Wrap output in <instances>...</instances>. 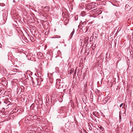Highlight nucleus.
<instances>
[{
    "instance_id": "1",
    "label": "nucleus",
    "mask_w": 133,
    "mask_h": 133,
    "mask_svg": "<svg viewBox=\"0 0 133 133\" xmlns=\"http://www.w3.org/2000/svg\"><path fill=\"white\" fill-rule=\"evenodd\" d=\"M95 3H87L85 5L86 8L87 9L90 10L94 8L95 6Z\"/></svg>"
},
{
    "instance_id": "2",
    "label": "nucleus",
    "mask_w": 133,
    "mask_h": 133,
    "mask_svg": "<svg viewBox=\"0 0 133 133\" xmlns=\"http://www.w3.org/2000/svg\"><path fill=\"white\" fill-rule=\"evenodd\" d=\"M30 77L31 78L30 80H31L33 86H35L40 84V83L39 81L40 80L38 78H36L34 79L32 77Z\"/></svg>"
},
{
    "instance_id": "3",
    "label": "nucleus",
    "mask_w": 133,
    "mask_h": 133,
    "mask_svg": "<svg viewBox=\"0 0 133 133\" xmlns=\"http://www.w3.org/2000/svg\"><path fill=\"white\" fill-rule=\"evenodd\" d=\"M60 80L59 79H57L56 80V86L57 88H59L61 86Z\"/></svg>"
},
{
    "instance_id": "4",
    "label": "nucleus",
    "mask_w": 133,
    "mask_h": 133,
    "mask_svg": "<svg viewBox=\"0 0 133 133\" xmlns=\"http://www.w3.org/2000/svg\"><path fill=\"white\" fill-rule=\"evenodd\" d=\"M89 38L88 37H87L84 38V39L83 41V42L84 44L87 43V45L88 44V40Z\"/></svg>"
},
{
    "instance_id": "5",
    "label": "nucleus",
    "mask_w": 133,
    "mask_h": 133,
    "mask_svg": "<svg viewBox=\"0 0 133 133\" xmlns=\"http://www.w3.org/2000/svg\"><path fill=\"white\" fill-rule=\"evenodd\" d=\"M92 114L95 116L97 117L98 118H99V113L96 111H94L93 112Z\"/></svg>"
},
{
    "instance_id": "6",
    "label": "nucleus",
    "mask_w": 133,
    "mask_h": 133,
    "mask_svg": "<svg viewBox=\"0 0 133 133\" xmlns=\"http://www.w3.org/2000/svg\"><path fill=\"white\" fill-rule=\"evenodd\" d=\"M74 71V69L73 68H72L71 70H70L68 71V74L70 75L73 73Z\"/></svg>"
},
{
    "instance_id": "7",
    "label": "nucleus",
    "mask_w": 133,
    "mask_h": 133,
    "mask_svg": "<svg viewBox=\"0 0 133 133\" xmlns=\"http://www.w3.org/2000/svg\"><path fill=\"white\" fill-rule=\"evenodd\" d=\"M79 8L82 9L84 7V3H82L79 4Z\"/></svg>"
},
{
    "instance_id": "8",
    "label": "nucleus",
    "mask_w": 133,
    "mask_h": 133,
    "mask_svg": "<svg viewBox=\"0 0 133 133\" xmlns=\"http://www.w3.org/2000/svg\"><path fill=\"white\" fill-rule=\"evenodd\" d=\"M75 32V30L74 29L73 31H72V32L71 33L70 35V36L69 37L70 38V39H71L72 37V36Z\"/></svg>"
},
{
    "instance_id": "9",
    "label": "nucleus",
    "mask_w": 133,
    "mask_h": 133,
    "mask_svg": "<svg viewBox=\"0 0 133 133\" xmlns=\"http://www.w3.org/2000/svg\"><path fill=\"white\" fill-rule=\"evenodd\" d=\"M37 55L38 56V57L39 58H41V57L42 56L43 54L41 52H38L37 54Z\"/></svg>"
},
{
    "instance_id": "10",
    "label": "nucleus",
    "mask_w": 133,
    "mask_h": 133,
    "mask_svg": "<svg viewBox=\"0 0 133 133\" xmlns=\"http://www.w3.org/2000/svg\"><path fill=\"white\" fill-rule=\"evenodd\" d=\"M7 17V15L6 13H4L3 14V18L4 20H5L6 18Z\"/></svg>"
},
{
    "instance_id": "11",
    "label": "nucleus",
    "mask_w": 133,
    "mask_h": 133,
    "mask_svg": "<svg viewBox=\"0 0 133 133\" xmlns=\"http://www.w3.org/2000/svg\"><path fill=\"white\" fill-rule=\"evenodd\" d=\"M46 105H48L49 104V99L48 98H47L46 99Z\"/></svg>"
},
{
    "instance_id": "12",
    "label": "nucleus",
    "mask_w": 133,
    "mask_h": 133,
    "mask_svg": "<svg viewBox=\"0 0 133 133\" xmlns=\"http://www.w3.org/2000/svg\"><path fill=\"white\" fill-rule=\"evenodd\" d=\"M86 15V12L83 11L81 13V15L83 16H84Z\"/></svg>"
},
{
    "instance_id": "13",
    "label": "nucleus",
    "mask_w": 133,
    "mask_h": 133,
    "mask_svg": "<svg viewBox=\"0 0 133 133\" xmlns=\"http://www.w3.org/2000/svg\"><path fill=\"white\" fill-rule=\"evenodd\" d=\"M16 29L18 33H20L22 32L21 30L19 28H17Z\"/></svg>"
},
{
    "instance_id": "14",
    "label": "nucleus",
    "mask_w": 133,
    "mask_h": 133,
    "mask_svg": "<svg viewBox=\"0 0 133 133\" xmlns=\"http://www.w3.org/2000/svg\"><path fill=\"white\" fill-rule=\"evenodd\" d=\"M64 107H61V109H60V110H58L59 111H59H64Z\"/></svg>"
},
{
    "instance_id": "15",
    "label": "nucleus",
    "mask_w": 133,
    "mask_h": 133,
    "mask_svg": "<svg viewBox=\"0 0 133 133\" xmlns=\"http://www.w3.org/2000/svg\"><path fill=\"white\" fill-rule=\"evenodd\" d=\"M19 70L17 69H14L12 70V71L14 72H18Z\"/></svg>"
},
{
    "instance_id": "16",
    "label": "nucleus",
    "mask_w": 133,
    "mask_h": 133,
    "mask_svg": "<svg viewBox=\"0 0 133 133\" xmlns=\"http://www.w3.org/2000/svg\"><path fill=\"white\" fill-rule=\"evenodd\" d=\"M102 131H103L104 129L101 126H100V127H98Z\"/></svg>"
},
{
    "instance_id": "17",
    "label": "nucleus",
    "mask_w": 133,
    "mask_h": 133,
    "mask_svg": "<svg viewBox=\"0 0 133 133\" xmlns=\"http://www.w3.org/2000/svg\"><path fill=\"white\" fill-rule=\"evenodd\" d=\"M97 10H97V8L92 10V11H93L94 12H96Z\"/></svg>"
},
{
    "instance_id": "18",
    "label": "nucleus",
    "mask_w": 133,
    "mask_h": 133,
    "mask_svg": "<svg viewBox=\"0 0 133 133\" xmlns=\"http://www.w3.org/2000/svg\"><path fill=\"white\" fill-rule=\"evenodd\" d=\"M75 20H77L78 19V16L77 15H76L75 17Z\"/></svg>"
},
{
    "instance_id": "19",
    "label": "nucleus",
    "mask_w": 133,
    "mask_h": 133,
    "mask_svg": "<svg viewBox=\"0 0 133 133\" xmlns=\"http://www.w3.org/2000/svg\"><path fill=\"white\" fill-rule=\"evenodd\" d=\"M82 23L83 25H84L86 24V22L85 21H84V22H83Z\"/></svg>"
},
{
    "instance_id": "20",
    "label": "nucleus",
    "mask_w": 133,
    "mask_h": 133,
    "mask_svg": "<svg viewBox=\"0 0 133 133\" xmlns=\"http://www.w3.org/2000/svg\"><path fill=\"white\" fill-rule=\"evenodd\" d=\"M61 131H63V132H65V131L64 129L63 128H62L61 129Z\"/></svg>"
},
{
    "instance_id": "21",
    "label": "nucleus",
    "mask_w": 133,
    "mask_h": 133,
    "mask_svg": "<svg viewBox=\"0 0 133 133\" xmlns=\"http://www.w3.org/2000/svg\"><path fill=\"white\" fill-rule=\"evenodd\" d=\"M45 8L47 9V10L48 11L49 10V7H48L46 6L45 7Z\"/></svg>"
},
{
    "instance_id": "22",
    "label": "nucleus",
    "mask_w": 133,
    "mask_h": 133,
    "mask_svg": "<svg viewBox=\"0 0 133 133\" xmlns=\"http://www.w3.org/2000/svg\"><path fill=\"white\" fill-rule=\"evenodd\" d=\"M33 108L34 107V105L32 104L30 106V108Z\"/></svg>"
},
{
    "instance_id": "23",
    "label": "nucleus",
    "mask_w": 133,
    "mask_h": 133,
    "mask_svg": "<svg viewBox=\"0 0 133 133\" xmlns=\"http://www.w3.org/2000/svg\"><path fill=\"white\" fill-rule=\"evenodd\" d=\"M98 13L99 14H100L102 13V12L101 11H99L98 12Z\"/></svg>"
},
{
    "instance_id": "24",
    "label": "nucleus",
    "mask_w": 133,
    "mask_h": 133,
    "mask_svg": "<svg viewBox=\"0 0 133 133\" xmlns=\"http://www.w3.org/2000/svg\"><path fill=\"white\" fill-rule=\"evenodd\" d=\"M89 50H88V51H86L85 53H87V55H88V54H89Z\"/></svg>"
},
{
    "instance_id": "25",
    "label": "nucleus",
    "mask_w": 133,
    "mask_h": 133,
    "mask_svg": "<svg viewBox=\"0 0 133 133\" xmlns=\"http://www.w3.org/2000/svg\"><path fill=\"white\" fill-rule=\"evenodd\" d=\"M87 82H86V83L85 84V88H86V87H87Z\"/></svg>"
},
{
    "instance_id": "26",
    "label": "nucleus",
    "mask_w": 133,
    "mask_h": 133,
    "mask_svg": "<svg viewBox=\"0 0 133 133\" xmlns=\"http://www.w3.org/2000/svg\"><path fill=\"white\" fill-rule=\"evenodd\" d=\"M123 105V103L121 104L119 106L120 107H121Z\"/></svg>"
},
{
    "instance_id": "27",
    "label": "nucleus",
    "mask_w": 133,
    "mask_h": 133,
    "mask_svg": "<svg viewBox=\"0 0 133 133\" xmlns=\"http://www.w3.org/2000/svg\"><path fill=\"white\" fill-rule=\"evenodd\" d=\"M132 107L133 109V101L132 102Z\"/></svg>"
},
{
    "instance_id": "28",
    "label": "nucleus",
    "mask_w": 133,
    "mask_h": 133,
    "mask_svg": "<svg viewBox=\"0 0 133 133\" xmlns=\"http://www.w3.org/2000/svg\"><path fill=\"white\" fill-rule=\"evenodd\" d=\"M76 70H75V72H74V74H76Z\"/></svg>"
},
{
    "instance_id": "29",
    "label": "nucleus",
    "mask_w": 133,
    "mask_h": 133,
    "mask_svg": "<svg viewBox=\"0 0 133 133\" xmlns=\"http://www.w3.org/2000/svg\"><path fill=\"white\" fill-rule=\"evenodd\" d=\"M88 16H89V17H91V16H90V15H89V14L88 15Z\"/></svg>"
},
{
    "instance_id": "30",
    "label": "nucleus",
    "mask_w": 133,
    "mask_h": 133,
    "mask_svg": "<svg viewBox=\"0 0 133 133\" xmlns=\"http://www.w3.org/2000/svg\"><path fill=\"white\" fill-rule=\"evenodd\" d=\"M13 2H14V3H15V0H13Z\"/></svg>"
},
{
    "instance_id": "31",
    "label": "nucleus",
    "mask_w": 133,
    "mask_h": 133,
    "mask_svg": "<svg viewBox=\"0 0 133 133\" xmlns=\"http://www.w3.org/2000/svg\"><path fill=\"white\" fill-rule=\"evenodd\" d=\"M89 129H90V130H92V128H91V129H90V128H89Z\"/></svg>"
},
{
    "instance_id": "32",
    "label": "nucleus",
    "mask_w": 133,
    "mask_h": 133,
    "mask_svg": "<svg viewBox=\"0 0 133 133\" xmlns=\"http://www.w3.org/2000/svg\"><path fill=\"white\" fill-rule=\"evenodd\" d=\"M88 28H87V29H86V31H87L88 30Z\"/></svg>"
},
{
    "instance_id": "33",
    "label": "nucleus",
    "mask_w": 133,
    "mask_h": 133,
    "mask_svg": "<svg viewBox=\"0 0 133 133\" xmlns=\"http://www.w3.org/2000/svg\"><path fill=\"white\" fill-rule=\"evenodd\" d=\"M4 110V108H3L2 109V110Z\"/></svg>"
},
{
    "instance_id": "34",
    "label": "nucleus",
    "mask_w": 133,
    "mask_h": 133,
    "mask_svg": "<svg viewBox=\"0 0 133 133\" xmlns=\"http://www.w3.org/2000/svg\"><path fill=\"white\" fill-rule=\"evenodd\" d=\"M65 11H67V10H66V9H65Z\"/></svg>"
},
{
    "instance_id": "35",
    "label": "nucleus",
    "mask_w": 133,
    "mask_h": 133,
    "mask_svg": "<svg viewBox=\"0 0 133 133\" xmlns=\"http://www.w3.org/2000/svg\"><path fill=\"white\" fill-rule=\"evenodd\" d=\"M58 38H61V37L60 36H59Z\"/></svg>"
},
{
    "instance_id": "36",
    "label": "nucleus",
    "mask_w": 133,
    "mask_h": 133,
    "mask_svg": "<svg viewBox=\"0 0 133 133\" xmlns=\"http://www.w3.org/2000/svg\"><path fill=\"white\" fill-rule=\"evenodd\" d=\"M127 5H126L125 6H127Z\"/></svg>"
},
{
    "instance_id": "37",
    "label": "nucleus",
    "mask_w": 133,
    "mask_h": 133,
    "mask_svg": "<svg viewBox=\"0 0 133 133\" xmlns=\"http://www.w3.org/2000/svg\"><path fill=\"white\" fill-rule=\"evenodd\" d=\"M91 40H90V42H91Z\"/></svg>"
},
{
    "instance_id": "38",
    "label": "nucleus",
    "mask_w": 133,
    "mask_h": 133,
    "mask_svg": "<svg viewBox=\"0 0 133 133\" xmlns=\"http://www.w3.org/2000/svg\"><path fill=\"white\" fill-rule=\"evenodd\" d=\"M2 111H0V112H2Z\"/></svg>"
},
{
    "instance_id": "39",
    "label": "nucleus",
    "mask_w": 133,
    "mask_h": 133,
    "mask_svg": "<svg viewBox=\"0 0 133 133\" xmlns=\"http://www.w3.org/2000/svg\"><path fill=\"white\" fill-rule=\"evenodd\" d=\"M125 109V111H126V109Z\"/></svg>"
}]
</instances>
